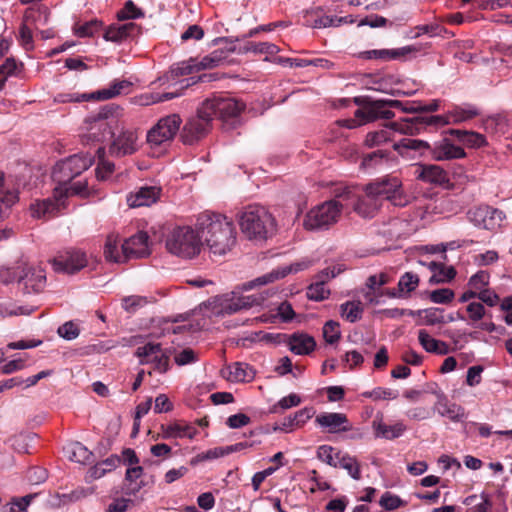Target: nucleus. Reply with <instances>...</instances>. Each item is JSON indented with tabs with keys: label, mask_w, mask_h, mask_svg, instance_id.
Wrapping results in <instances>:
<instances>
[{
	"label": "nucleus",
	"mask_w": 512,
	"mask_h": 512,
	"mask_svg": "<svg viewBox=\"0 0 512 512\" xmlns=\"http://www.w3.org/2000/svg\"><path fill=\"white\" fill-rule=\"evenodd\" d=\"M197 71H199V70H198V64L196 63V60L190 59L189 61H183V62L173 65L169 72L170 75L159 77L158 81L160 83H165L169 79L175 80L176 78H178L180 76L190 75Z\"/></svg>",
	"instance_id": "c9c22d12"
},
{
	"label": "nucleus",
	"mask_w": 512,
	"mask_h": 512,
	"mask_svg": "<svg viewBox=\"0 0 512 512\" xmlns=\"http://www.w3.org/2000/svg\"><path fill=\"white\" fill-rule=\"evenodd\" d=\"M301 269L302 267L299 263L289 266L278 267L265 275H262L250 282L245 283L243 285V288L245 290H249L254 288L255 286L266 285L268 283H272L276 280L286 277L291 272H297Z\"/></svg>",
	"instance_id": "393cba45"
},
{
	"label": "nucleus",
	"mask_w": 512,
	"mask_h": 512,
	"mask_svg": "<svg viewBox=\"0 0 512 512\" xmlns=\"http://www.w3.org/2000/svg\"><path fill=\"white\" fill-rule=\"evenodd\" d=\"M451 123H461L470 120L479 115V110L475 105L465 104L462 106H454L448 112Z\"/></svg>",
	"instance_id": "ea45409f"
},
{
	"label": "nucleus",
	"mask_w": 512,
	"mask_h": 512,
	"mask_svg": "<svg viewBox=\"0 0 512 512\" xmlns=\"http://www.w3.org/2000/svg\"><path fill=\"white\" fill-rule=\"evenodd\" d=\"M101 27L98 20H91L75 27V34L79 37L93 36Z\"/></svg>",
	"instance_id": "0e129e2a"
},
{
	"label": "nucleus",
	"mask_w": 512,
	"mask_h": 512,
	"mask_svg": "<svg viewBox=\"0 0 512 512\" xmlns=\"http://www.w3.org/2000/svg\"><path fill=\"white\" fill-rule=\"evenodd\" d=\"M343 204L336 199L327 200L312 208L303 221L307 230H327L341 218Z\"/></svg>",
	"instance_id": "39448f33"
},
{
	"label": "nucleus",
	"mask_w": 512,
	"mask_h": 512,
	"mask_svg": "<svg viewBox=\"0 0 512 512\" xmlns=\"http://www.w3.org/2000/svg\"><path fill=\"white\" fill-rule=\"evenodd\" d=\"M414 176L422 182L433 185H444L449 182L447 172L435 164H417Z\"/></svg>",
	"instance_id": "6ab92c4d"
},
{
	"label": "nucleus",
	"mask_w": 512,
	"mask_h": 512,
	"mask_svg": "<svg viewBox=\"0 0 512 512\" xmlns=\"http://www.w3.org/2000/svg\"><path fill=\"white\" fill-rule=\"evenodd\" d=\"M490 275L487 271H478L472 275L468 281V286L475 291L480 292L489 284Z\"/></svg>",
	"instance_id": "13d9d810"
},
{
	"label": "nucleus",
	"mask_w": 512,
	"mask_h": 512,
	"mask_svg": "<svg viewBox=\"0 0 512 512\" xmlns=\"http://www.w3.org/2000/svg\"><path fill=\"white\" fill-rule=\"evenodd\" d=\"M362 396L373 400H388L396 399L398 397V392L390 388L376 387L371 391L363 392Z\"/></svg>",
	"instance_id": "864d4df0"
},
{
	"label": "nucleus",
	"mask_w": 512,
	"mask_h": 512,
	"mask_svg": "<svg viewBox=\"0 0 512 512\" xmlns=\"http://www.w3.org/2000/svg\"><path fill=\"white\" fill-rule=\"evenodd\" d=\"M372 427L376 438H384L393 440L400 437L406 430V426L402 422L393 425H387L382 420H373Z\"/></svg>",
	"instance_id": "c756f323"
},
{
	"label": "nucleus",
	"mask_w": 512,
	"mask_h": 512,
	"mask_svg": "<svg viewBox=\"0 0 512 512\" xmlns=\"http://www.w3.org/2000/svg\"><path fill=\"white\" fill-rule=\"evenodd\" d=\"M341 316L354 323L361 319L363 308L359 301H347L340 306Z\"/></svg>",
	"instance_id": "de8ad7c7"
},
{
	"label": "nucleus",
	"mask_w": 512,
	"mask_h": 512,
	"mask_svg": "<svg viewBox=\"0 0 512 512\" xmlns=\"http://www.w3.org/2000/svg\"><path fill=\"white\" fill-rule=\"evenodd\" d=\"M263 301L262 294L222 296L214 300V313L217 315H231L259 306Z\"/></svg>",
	"instance_id": "9b49d317"
},
{
	"label": "nucleus",
	"mask_w": 512,
	"mask_h": 512,
	"mask_svg": "<svg viewBox=\"0 0 512 512\" xmlns=\"http://www.w3.org/2000/svg\"><path fill=\"white\" fill-rule=\"evenodd\" d=\"M468 220L477 228L495 230L506 218L503 211L489 205L473 207L467 212Z\"/></svg>",
	"instance_id": "ddd939ff"
},
{
	"label": "nucleus",
	"mask_w": 512,
	"mask_h": 512,
	"mask_svg": "<svg viewBox=\"0 0 512 512\" xmlns=\"http://www.w3.org/2000/svg\"><path fill=\"white\" fill-rule=\"evenodd\" d=\"M104 256L106 260L115 263H124L125 255L119 235L109 234L104 245Z\"/></svg>",
	"instance_id": "7c9ffc66"
},
{
	"label": "nucleus",
	"mask_w": 512,
	"mask_h": 512,
	"mask_svg": "<svg viewBox=\"0 0 512 512\" xmlns=\"http://www.w3.org/2000/svg\"><path fill=\"white\" fill-rule=\"evenodd\" d=\"M437 412L449 418L451 421L458 422L465 417V410L462 406L449 402L444 396H439L435 404Z\"/></svg>",
	"instance_id": "2f4dec72"
},
{
	"label": "nucleus",
	"mask_w": 512,
	"mask_h": 512,
	"mask_svg": "<svg viewBox=\"0 0 512 512\" xmlns=\"http://www.w3.org/2000/svg\"><path fill=\"white\" fill-rule=\"evenodd\" d=\"M117 459L108 458L100 463H97L89 470V475L93 479L103 477L108 471H111L116 466Z\"/></svg>",
	"instance_id": "5fc2aeb1"
},
{
	"label": "nucleus",
	"mask_w": 512,
	"mask_h": 512,
	"mask_svg": "<svg viewBox=\"0 0 512 512\" xmlns=\"http://www.w3.org/2000/svg\"><path fill=\"white\" fill-rule=\"evenodd\" d=\"M392 130L389 128V124L386 128L369 132L364 140V145L368 148L380 146L392 139Z\"/></svg>",
	"instance_id": "c03bdc74"
},
{
	"label": "nucleus",
	"mask_w": 512,
	"mask_h": 512,
	"mask_svg": "<svg viewBox=\"0 0 512 512\" xmlns=\"http://www.w3.org/2000/svg\"><path fill=\"white\" fill-rule=\"evenodd\" d=\"M179 95L180 94L176 92L145 93L139 96L138 103L143 106H149L155 103L171 100Z\"/></svg>",
	"instance_id": "8fccbe9b"
},
{
	"label": "nucleus",
	"mask_w": 512,
	"mask_h": 512,
	"mask_svg": "<svg viewBox=\"0 0 512 512\" xmlns=\"http://www.w3.org/2000/svg\"><path fill=\"white\" fill-rule=\"evenodd\" d=\"M201 247L200 236L191 227H177L166 238L167 250L181 258L191 259L197 256Z\"/></svg>",
	"instance_id": "20e7f679"
},
{
	"label": "nucleus",
	"mask_w": 512,
	"mask_h": 512,
	"mask_svg": "<svg viewBox=\"0 0 512 512\" xmlns=\"http://www.w3.org/2000/svg\"><path fill=\"white\" fill-rule=\"evenodd\" d=\"M182 119L178 114L160 118L147 132V143L151 147H159L171 142L177 135Z\"/></svg>",
	"instance_id": "9d476101"
},
{
	"label": "nucleus",
	"mask_w": 512,
	"mask_h": 512,
	"mask_svg": "<svg viewBox=\"0 0 512 512\" xmlns=\"http://www.w3.org/2000/svg\"><path fill=\"white\" fill-rule=\"evenodd\" d=\"M389 128L394 132L404 135H417L422 131L419 116L391 122Z\"/></svg>",
	"instance_id": "72a5a7b5"
},
{
	"label": "nucleus",
	"mask_w": 512,
	"mask_h": 512,
	"mask_svg": "<svg viewBox=\"0 0 512 512\" xmlns=\"http://www.w3.org/2000/svg\"><path fill=\"white\" fill-rule=\"evenodd\" d=\"M463 503L467 506L466 512H489L492 507L488 496L484 493L469 495Z\"/></svg>",
	"instance_id": "a19ab883"
},
{
	"label": "nucleus",
	"mask_w": 512,
	"mask_h": 512,
	"mask_svg": "<svg viewBox=\"0 0 512 512\" xmlns=\"http://www.w3.org/2000/svg\"><path fill=\"white\" fill-rule=\"evenodd\" d=\"M323 336L329 344L337 342L341 336L339 323L332 320L327 321L323 327Z\"/></svg>",
	"instance_id": "6e6d98bb"
},
{
	"label": "nucleus",
	"mask_w": 512,
	"mask_h": 512,
	"mask_svg": "<svg viewBox=\"0 0 512 512\" xmlns=\"http://www.w3.org/2000/svg\"><path fill=\"white\" fill-rule=\"evenodd\" d=\"M63 208H65V203L62 197H56L53 194V199L47 198L32 204L30 211L34 218H50Z\"/></svg>",
	"instance_id": "5701e85b"
},
{
	"label": "nucleus",
	"mask_w": 512,
	"mask_h": 512,
	"mask_svg": "<svg viewBox=\"0 0 512 512\" xmlns=\"http://www.w3.org/2000/svg\"><path fill=\"white\" fill-rule=\"evenodd\" d=\"M17 201L18 195L16 191L5 186L3 175L0 173V221L7 216L10 208Z\"/></svg>",
	"instance_id": "f704fd0d"
},
{
	"label": "nucleus",
	"mask_w": 512,
	"mask_h": 512,
	"mask_svg": "<svg viewBox=\"0 0 512 512\" xmlns=\"http://www.w3.org/2000/svg\"><path fill=\"white\" fill-rule=\"evenodd\" d=\"M431 156L436 161L461 159L466 156L463 148L454 145L449 139L444 138L431 146Z\"/></svg>",
	"instance_id": "412c9836"
},
{
	"label": "nucleus",
	"mask_w": 512,
	"mask_h": 512,
	"mask_svg": "<svg viewBox=\"0 0 512 512\" xmlns=\"http://www.w3.org/2000/svg\"><path fill=\"white\" fill-rule=\"evenodd\" d=\"M379 504L386 510H395L401 506H404L406 503L399 496L390 492H385L381 496Z\"/></svg>",
	"instance_id": "680f3d73"
},
{
	"label": "nucleus",
	"mask_w": 512,
	"mask_h": 512,
	"mask_svg": "<svg viewBox=\"0 0 512 512\" xmlns=\"http://www.w3.org/2000/svg\"><path fill=\"white\" fill-rule=\"evenodd\" d=\"M148 235L146 232H138L122 243L125 262L130 259L146 257L150 254Z\"/></svg>",
	"instance_id": "f3484780"
},
{
	"label": "nucleus",
	"mask_w": 512,
	"mask_h": 512,
	"mask_svg": "<svg viewBox=\"0 0 512 512\" xmlns=\"http://www.w3.org/2000/svg\"><path fill=\"white\" fill-rule=\"evenodd\" d=\"M197 227L200 239L216 255L226 254L236 243L234 223L225 215L206 211L198 216Z\"/></svg>",
	"instance_id": "f257e3e1"
},
{
	"label": "nucleus",
	"mask_w": 512,
	"mask_h": 512,
	"mask_svg": "<svg viewBox=\"0 0 512 512\" xmlns=\"http://www.w3.org/2000/svg\"><path fill=\"white\" fill-rule=\"evenodd\" d=\"M454 292L449 288L436 289L430 292L429 298L436 304H447L454 299Z\"/></svg>",
	"instance_id": "bf43d9fd"
},
{
	"label": "nucleus",
	"mask_w": 512,
	"mask_h": 512,
	"mask_svg": "<svg viewBox=\"0 0 512 512\" xmlns=\"http://www.w3.org/2000/svg\"><path fill=\"white\" fill-rule=\"evenodd\" d=\"M94 162L89 153H79L59 161L53 168L52 178L59 185L69 184L75 177L86 171Z\"/></svg>",
	"instance_id": "0eeeda50"
},
{
	"label": "nucleus",
	"mask_w": 512,
	"mask_h": 512,
	"mask_svg": "<svg viewBox=\"0 0 512 512\" xmlns=\"http://www.w3.org/2000/svg\"><path fill=\"white\" fill-rule=\"evenodd\" d=\"M421 121V128L424 130L428 126H445L451 123L448 113L435 116H419Z\"/></svg>",
	"instance_id": "e2e57ef3"
},
{
	"label": "nucleus",
	"mask_w": 512,
	"mask_h": 512,
	"mask_svg": "<svg viewBox=\"0 0 512 512\" xmlns=\"http://www.w3.org/2000/svg\"><path fill=\"white\" fill-rule=\"evenodd\" d=\"M239 53L252 52L255 54L274 55L279 52L278 46L270 42H248L243 47L239 48Z\"/></svg>",
	"instance_id": "a18cd8bd"
},
{
	"label": "nucleus",
	"mask_w": 512,
	"mask_h": 512,
	"mask_svg": "<svg viewBox=\"0 0 512 512\" xmlns=\"http://www.w3.org/2000/svg\"><path fill=\"white\" fill-rule=\"evenodd\" d=\"M161 188L156 186L141 187L135 193H131L127 197L128 205L132 208L141 206H150L154 204L160 197Z\"/></svg>",
	"instance_id": "b1692460"
},
{
	"label": "nucleus",
	"mask_w": 512,
	"mask_h": 512,
	"mask_svg": "<svg viewBox=\"0 0 512 512\" xmlns=\"http://www.w3.org/2000/svg\"><path fill=\"white\" fill-rule=\"evenodd\" d=\"M117 16L119 20L137 19L143 16V12L136 7L133 1L128 0Z\"/></svg>",
	"instance_id": "052dcab7"
},
{
	"label": "nucleus",
	"mask_w": 512,
	"mask_h": 512,
	"mask_svg": "<svg viewBox=\"0 0 512 512\" xmlns=\"http://www.w3.org/2000/svg\"><path fill=\"white\" fill-rule=\"evenodd\" d=\"M290 350L297 355L310 354L316 346L314 338L305 333H294L289 337Z\"/></svg>",
	"instance_id": "cd10ccee"
},
{
	"label": "nucleus",
	"mask_w": 512,
	"mask_h": 512,
	"mask_svg": "<svg viewBox=\"0 0 512 512\" xmlns=\"http://www.w3.org/2000/svg\"><path fill=\"white\" fill-rule=\"evenodd\" d=\"M138 135L134 130L122 131L112 142L109 152L112 156L123 157L138 150Z\"/></svg>",
	"instance_id": "a211bd4d"
},
{
	"label": "nucleus",
	"mask_w": 512,
	"mask_h": 512,
	"mask_svg": "<svg viewBox=\"0 0 512 512\" xmlns=\"http://www.w3.org/2000/svg\"><path fill=\"white\" fill-rule=\"evenodd\" d=\"M238 223L244 236L255 242H263L271 237L276 228L271 213L260 205H249L238 215Z\"/></svg>",
	"instance_id": "f03ea898"
},
{
	"label": "nucleus",
	"mask_w": 512,
	"mask_h": 512,
	"mask_svg": "<svg viewBox=\"0 0 512 512\" xmlns=\"http://www.w3.org/2000/svg\"><path fill=\"white\" fill-rule=\"evenodd\" d=\"M87 263L86 254L78 249L62 251L51 261L54 271L67 274H74L80 271Z\"/></svg>",
	"instance_id": "2eb2a0df"
},
{
	"label": "nucleus",
	"mask_w": 512,
	"mask_h": 512,
	"mask_svg": "<svg viewBox=\"0 0 512 512\" xmlns=\"http://www.w3.org/2000/svg\"><path fill=\"white\" fill-rule=\"evenodd\" d=\"M140 32L141 28L133 22L114 24L106 30L104 38L112 42H122L127 38L139 35Z\"/></svg>",
	"instance_id": "a878e982"
},
{
	"label": "nucleus",
	"mask_w": 512,
	"mask_h": 512,
	"mask_svg": "<svg viewBox=\"0 0 512 512\" xmlns=\"http://www.w3.org/2000/svg\"><path fill=\"white\" fill-rule=\"evenodd\" d=\"M223 375L231 382H248L254 379L255 370L246 363L236 362L228 366Z\"/></svg>",
	"instance_id": "c85d7f7f"
},
{
	"label": "nucleus",
	"mask_w": 512,
	"mask_h": 512,
	"mask_svg": "<svg viewBox=\"0 0 512 512\" xmlns=\"http://www.w3.org/2000/svg\"><path fill=\"white\" fill-rule=\"evenodd\" d=\"M389 159V153L384 150H377L368 153L362 157L361 168L365 170L375 169L387 162Z\"/></svg>",
	"instance_id": "49530a36"
},
{
	"label": "nucleus",
	"mask_w": 512,
	"mask_h": 512,
	"mask_svg": "<svg viewBox=\"0 0 512 512\" xmlns=\"http://www.w3.org/2000/svg\"><path fill=\"white\" fill-rule=\"evenodd\" d=\"M315 422L326 428L329 433L347 432L352 429L347 416L343 413H322L316 416Z\"/></svg>",
	"instance_id": "aec40b11"
},
{
	"label": "nucleus",
	"mask_w": 512,
	"mask_h": 512,
	"mask_svg": "<svg viewBox=\"0 0 512 512\" xmlns=\"http://www.w3.org/2000/svg\"><path fill=\"white\" fill-rule=\"evenodd\" d=\"M336 459L338 460V467L346 470L353 479L359 480L361 478L360 464L355 457L338 452Z\"/></svg>",
	"instance_id": "37998d69"
},
{
	"label": "nucleus",
	"mask_w": 512,
	"mask_h": 512,
	"mask_svg": "<svg viewBox=\"0 0 512 512\" xmlns=\"http://www.w3.org/2000/svg\"><path fill=\"white\" fill-rule=\"evenodd\" d=\"M355 103L361 106L355 111V117L364 122H373L377 119H391L394 113L387 107H400L402 102L398 100H372L369 97H357Z\"/></svg>",
	"instance_id": "1a4fd4ad"
},
{
	"label": "nucleus",
	"mask_w": 512,
	"mask_h": 512,
	"mask_svg": "<svg viewBox=\"0 0 512 512\" xmlns=\"http://www.w3.org/2000/svg\"><path fill=\"white\" fill-rule=\"evenodd\" d=\"M244 108L245 105L236 99L219 97L204 101L202 113L208 111L213 118L218 117L223 122L231 120L234 123Z\"/></svg>",
	"instance_id": "f8f14e48"
},
{
	"label": "nucleus",
	"mask_w": 512,
	"mask_h": 512,
	"mask_svg": "<svg viewBox=\"0 0 512 512\" xmlns=\"http://www.w3.org/2000/svg\"><path fill=\"white\" fill-rule=\"evenodd\" d=\"M380 207V201L374 193L369 192V186L366 185L363 193L360 191L353 210L363 218H372Z\"/></svg>",
	"instance_id": "4be33fe9"
},
{
	"label": "nucleus",
	"mask_w": 512,
	"mask_h": 512,
	"mask_svg": "<svg viewBox=\"0 0 512 512\" xmlns=\"http://www.w3.org/2000/svg\"><path fill=\"white\" fill-rule=\"evenodd\" d=\"M34 11H26L19 31V41L26 50L33 49L32 22L35 20Z\"/></svg>",
	"instance_id": "58836bf2"
},
{
	"label": "nucleus",
	"mask_w": 512,
	"mask_h": 512,
	"mask_svg": "<svg viewBox=\"0 0 512 512\" xmlns=\"http://www.w3.org/2000/svg\"><path fill=\"white\" fill-rule=\"evenodd\" d=\"M393 149L404 159L413 160L431 153V145L424 140L403 138L393 144Z\"/></svg>",
	"instance_id": "dca6fc26"
},
{
	"label": "nucleus",
	"mask_w": 512,
	"mask_h": 512,
	"mask_svg": "<svg viewBox=\"0 0 512 512\" xmlns=\"http://www.w3.org/2000/svg\"><path fill=\"white\" fill-rule=\"evenodd\" d=\"M360 193L357 186L340 185L333 190L334 198L343 204V208L347 206L354 207V203Z\"/></svg>",
	"instance_id": "e433bc0d"
},
{
	"label": "nucleus",
	"mask_w": 512,
	"mask_h": 512,
	"mask_svg": "<svg viewBox=\"0 0 512 512\" xmlns=\"http://www.w3.org/2000/svg\"><path fill=\"white\" fill-rule=\"evenodd\" d=\"M174 360L177 365L184 366L196 362L198 360V354L191 348H185L175 353Z\"/></svg>",
	"instance_id": "338daca9"
},
{
	"label": "nucleus",
	"mask_w": 512,
	"mask_h": 512,
	"mask_svg": "<svg viewBox=\"0 0 512 512\" xmlns=\"http://www.w3.org/2000/svg\"><path fill=\"white\" fill-rule=\"evenodd\" d=\"M161 433H159L156 437L162 438L165 440L173 439V438H184L187 437L189 439H193L197 434V429L190 425H182L180 423H172L169 425H161L160 427Z\"/></svg>",
	"instance_id": "bb28decb"
},
{
	"label": "nucleus",
	"mask_w": 512,
	"mask_h": 512,
	"mask_svg": "<svg viewBox=\"0 0 512 512\" xmlns=\"http://www.w3.org/2000/svg\"><path fill=\"white\" fill-rule=\"evenodd\" d=\"M418 283L419 277L416 274L412 272H406L401 276L398 282V288L400 292L410 293L417 288Z\"/></svg>",
	"instance_id": "4d7b16f0"
},
{
	"label": "nucleus",
	"mask_w": 512,
	"mask_h": 512,
	"mask_svg": "<svg viewBox=\"0 0 512 512\" xmlns=\"http://www.w3.org/2000/svg\"><path fill=\"white\" fill-rule=\"evenodd\" d=\"M0 279L4 283L18 282L26 294L39 293L46 285L43 269L24 264L0 270Z\"/></svg>",
	"instance_id": "7ed1b4c3"
},
{
	"label": "nucleus",
	"mask_w": 512,
	"mask_h": 512,
	"mask_svg": "<svg viewBox=\"0 0 512 512\" xmlns=\"http://www.w3.org/2000/svg\"><path fill=\"white\" fill-rule=\"evenodd\" d=\"M132 83L128 80L114 81L109 88L97 91L95 99L108 100L121 94L129 93Z\"/></svg>",
	"instance_id": "4c0bfd02"
},
{
	"label": "nucleus",
	"mask_w": 512,
	"mask_h": 512,
	"mask_svg": "<svg viewBox=\"0 0 512 512\" xmlns=\"http://www.w3.org/2000/svg\"><path fill=\"white\" fill-rule=\"evenodd\" d=\"M119 107L113 105L104 106L96 115L89 116L85 120L86 138L95 142H102L112 135V129L116 125V115Z\"/></svg>",
	"instance_id": "423d86ee"
},
{
	"label": "nucleus",
	"mask_w": 512,
	"mask_h": 512,
	"mask_svg": "<svg viewBox=\"0 0 512 512\" xmlns=\"http://www.w3.org/2000/svg\"><path fill=\"white\" fill-rule=\"evenodd\" d=\"M161 348V345L158 343H147L137 348L136 356L140 358L141 364H147L152 362V359L158 352H161Z\"/></svg>",
	"instance_id": "603ef678"
},
{
	"label": "nucleus",
	"mask_w": 512,
	"mask_h": 512,
	"mask_svg": "<svg viewBox=\"0 0 512 512\" xmlns=\"http://www.w3.org/2000/svg\"><path fill=\"white\" fill-rule=\"evenodd\" d=\"M202 111L203 103L198 108L196 116L191 117L184 125L181 133L184 144L191 145L209 132L213 117L210 112L202 113Z\"/></svg>",
	"instance_id": "4468645a"
},
{
	"label": "nucleus",
	"mask_w": 512,
	"mask_h": 512,
	"mask_svg": "<svg viewBox=\"0 0 512 512\" xmlns=\"http://www.w3.org/2000/svg\"><path fill=\"white\" fill-rule=\"evenodd\" d=\"M54 195L62 197L71 196V195H79L82 197H86L89 195L87 182L86 181H78L72 183L70 185H59L54 188Z\"/></svg>",
	"instance_id": "79ce46f5"
},
{
	"label": "nucleus",
	"mask_w": 512,
	"mask_h": 512,
	"mask_svg": "<svg viewBox=\"0 0 512 512\" xmlns=\"http://www.w3.org/2000/svg\"><path fill=\"white\" fill-rule=\"evenodd\" d=\"M225 61V51L223 49H216L209 55L203 57L201 61H196V63L198 64V70L200 71L202 69L215 68L217 66L222 65Z\"/></svg>",
	"instance_id": "09e8293b"
},
{
	"label": "nucleus",
	"mask_w": 512,
	"mask_h": 512,
	"mask_svg": "<svg viewBox=\"0 0 512 512\" xmlns=\"http://www.w3.org/2000/svg\"><path fill=\"white\" fill-rule=\"evenodd\" d=\"M334 448L329 445H322L317 450V457L322 462L328 464L332 467H338V460L336 461V456L333 455Z\"/></svg>",
	"instance_id": "774afa93"
},
{
	"label": "nucleus",
	"mask_w": 512,
	"mask_h": 512,
	"mask_svg": "<svg viewBox=\"0 0 512 512\" xmlns=\"http://www.w3.org/2000/svg\"><path fill=\"white\" fill-rule=\"evenodd\" d=\"M329 294L330 291L325 287L324 278H319V280L312 283L307 290V297L314 301H322L328 298Z\"/></svg>",
	"instance_id": "3c124183"
},
{
	"label": "nucleus",
	"mask_w": 512,
	"mask_h": 512,
	"mask_svg": "<svg viewBox=\"0 0 512 512\" xmlns=\"http://www.w3.org/2000/svg\"><path fill=\"white\" fill-rule=\"evenodd\" d=\"M65 453L70 461L83 465L93 461V453L80 442H73L65 447Z\"/></svg>",
	"instance_id": "473e14b6"
},
{
	"label": "nucleus",
	"mask_w": 512,
	"mask_h": 512,
	"mask_svg": "<svg viewBox=\"0 0 512 512\" xmlns=\"http://www.w3.org/2000/svg\"><path fill=\"white\" fill-rule=\"evenodd\" d=\"M443 30H444V28H442L438 24L419 25L413 29L410 37L418 38L424 34H428L430 36H436V35H440Z\"/></svg>",
	"instance_id": "69168bd1"
},
{
	"label": "nucleus",
	"mask_w": 512,
	"mask_h": 512,
	"mask_svg": "<svg viewBox=\"0 0 512 512\" xmlns=\"http://www.w3.org/2000/svg\"><path fill=\"white\" fill-rule=\"evenodd\" d=\"M368 186L369 192L374 193L379 201L385 199L400 207L409 202V197L404 192L402 182L398 177L388 175L368 184Z\"/></svg>",
	"instance_id": "6e6552de"
}]
</instances>
